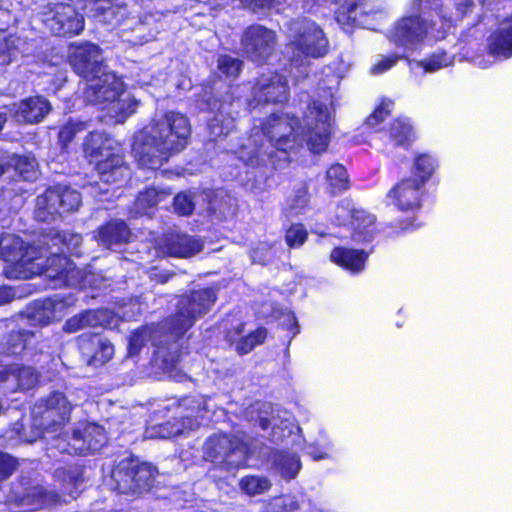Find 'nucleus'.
I'll return each instance as SVG.
<instances>
[{
	"label": "nucleus",
	"instance_id": "28",
	"mask_svg": "<svg viewBox=\"0 0 512 512\" xmlns=\"http://www.w3.org/2000/svg\"><path fill=\"white\" fill-rule=\"evenodd\" d=\"M130 309H126V305L120 307L117 312L109 309H97L87 311L88 322L91 327L116 328L121 321L131 320L135 314L140 313V306L136 303L129 304Z\"/></svg>",
	"mask_w": 512,
	"mask_h": 512
},
{
	"label": "nucleus",
	"instance_id": "11",
	"mask_svg": "<svg viewBox=\"0 0 512 512\" xmlns=\"http://www.w3.org/2000/svg\"><path fill=\"white\" fill-rule=\"evenodd\" d=\"M215 300V292L209 288L194 291L189 296H183L178 302V312L163 324V329L169 334L167 338L175 341L184 335L197 318L210 310Z\"/></svg>",
	"mask_w": 512,
	"mask_h": 512
},
{
	"label": "nucleus",
	"instance_id": "10",
	"mask_svg": "<svg viewBox=\"0 0 512 512\" xmlns=\"http://www.w3.org/2000/svg\"><path fill=\"white\" fill-rule=\"evenodd\" d=\"M251 452L247 436L240 432L214 434L203 446L204 459L227 470L245 466Z\"/></svg>",
	"mask_w": 512,
	"mask_h": 512
},
{
	"label": "nucleus",
	"instance_id": "41",
	"mask_svg": "<svg viewBox=\"0 0 512 512\" xmlns=\"http://www.w3.org/2000/svg\"><path fill=\"white\" fill-rule=\"evenodd\" d=\"M168 195L169 191L158 190L156 188H149L144 192H141L136 201L135 207L138 214H147V209L157 205L163 201Z\"/></svg>",
	"mask_w": 512,
	"mask_h": 512
},
{
	"label": "nucleus",
	"instance_id": "16",
	"mask_svg": "<svg viewBox=\"0 0 512 512\" xmlns=\"http://www.w3.org/2000/svg\"><path fill=\"white\" fill-rule=\"evenodd\" d=\"M50 16L44 20L45 25L56 35H77L84 29V18L75 8L59 0H48Z\"/></svg>",
	"mask_w": 512,
	"mask_h": 512
},
{
	"label": "nucleus",
	"instance_id": "20",
	"mask_svg": "<svg viewBox=\"0 0 512 512\" xmlns=\"http://www.w3.org/2000/svg\"><path fill=\"white\" fill-rule=\"evenodd\" d=\"M276 34L273 30L261 25L248 27L242 37L246 53L255 62L266 60L276 45Z\"/></svg>",
	"mask_w": 512,
	"mask_h": 512
},
{
	"label": "nucleus",
	"instance_id": "8",
	"mask_svg": "<svg viewBox=\"0 0 512 512\" xmlns=\"http://www.w3.org/2000/svg\"><path fill=\"white\" fill-rule=\"evenodd\" d=\"M84 153L96 165L103 184L120 187L129 177V168L124 165L119 143L103 132H92L84 143Z\"/></svg>",
	"mask_w": 512,
	"mask_h": 512
},
{
	"label": "nucleus",
	"instance_id": "40",
	"mask_svg": "<svg viewBox=\"0 0 512 512\" xmlns=\"http://www.w3.org/2000/svg\"><path fill=\"white\" fill-rule=\"evenodd\" d=\"M186 430H189L186 427L185 422H179V421H168L163 424L151 426L146 429L145 436L146 438H160V439H167L171 437H175L179 434L184 433Z\"/></svg>",
	"mask_w": 512,
	"mask_h": 512
},
{
	"label": "nucleus",
	"instance_id": "36",
	"mask_svg": "<svg viewBox=\"0 0 512 512\" xmlns=\"http://www.w3.org/2000/svg\"><path fill=\"white\" fill-rule=\"evenodd\" d=\"M438 168L437 159L431 154L423 153L415 156L412 166L411 178L417 181L423 187L432 177Z\"/></svg>",
	"mask_w": 512,
	"mask_h": 512
},
{
	"label": "nucleus",
	"instance_id": "1",
	"mask_svg": "<svg viewBox=\"0 0 512 512\" xmlns=\"http://www.w3.org/2000/svg\"><path fill=\"white\" fill-rule=\"evenodd\" d=\"M335 102L332 88L319 92L305 111L303 125L288 113L272 114L260 127H253L247 144L235 153L252 167L267 162L278 167L277 162L288 161V151L302 146L304 141L312 153L324 152L329 143Z\"/></svg>",
	"mask_w": 512,
	"mask_h": 512
},
{
	"label": "nucleus",
	"instance_id": "61",
	"mask_svg": "<svg viewBox=\"0 0 512 512\" xmlns=\"http://www.w3.org/2000/svg\"><path fill=\"white\" fill-rule=\"evenodd\" d=\"M148 24V17L145 18L144 21H141L137 24L136 28H135V31L139 33L140 35V42H147L149 41L150 39H152L154 37V34H150L148 36H144L142 35V32L144 31V27L145 25Z\"/></svg>",
	"mask_w": 512,
	"mask_h": 512
},
{
	"label": "nucleus",
	"instance_id": "6",
	"mask_svg": "<svg viewBox=\"0 0 512 512\" xmlns=\"http://www.w3.org/2000/svg\"><path fill=\"white\" fill-rule=\"evenodd\" d=\"M83 96L87 102L106 111L104 117L115 123H123L138 105L130 94L124 92L122 80L107 68L87 80Z\"/></svg>",
	"mask_w": 512,
	"mask_h": 512
},
{
	"label": "nucleus",
	"instance_id": "50",
	"mask_svg": "<svg viewBox=\"0 0 512 512\" xmlns=\"http://www.w3.org/2000/svg\"><path fill=\"white\" fill-rule=\"evenodd\" d=\"M85 130V124L81 121H69L65 124L59 132V141L63 146H66L76 134Z\"/></svg>",
	"mask_w": 512,
	"mask_h": 512
},
{
	"label": "nucleus",
	"instance_id": "58",
	"mask_svg": "<svg viewBox=\"0 0 512 512\" xmlns=\"http://www.w3.org/2000/svg\"><path fill=\"white\" fill-rule=\"evenodd\" d=\"M281 324L293 335H296L298 333V324L296 321V317L291 311H286L285 313H283V320L281 321Z\"/></svg>",
	"mask_w": 512,
	"mask_h": 512
},
{
	"label": "nucleus",
	"instance_id": "30",
	"mask_svg": "<svg viewBox=\"0 0 512 512\" xmlns=\"http://www.w3.org/2000/svg\"><path fill=\"white\" fill-rule=\"evenodd\" d=\"M368 254L363 250L336 247L330 254V260L352 274L360 273L365 268Z\"/></svg>",
	"mask_w": 512,
	"mask_h": 512
},
{
	"label": "nucleus",
	"instance_id": "14",
	"mask_svg": "<svg viewBox=\"0 0 512 512\" xmlns=\"http://www.w3.org/2000/svg\"><path fill=\"white\" fill-rule=\"evenodd\" d=\"M81 203L82 197L77 190L56 185L37 197L35 218L41 222H51L65 213L77 211Z\"/></svg>",
	"mask_w": 512,
	"mask_h": 512
},
{
	"label": "nucleus",
	"instance_id": "45",
	"mask_svg": "<svg viewBox=\"0 0 512 512\" xmlns=\"http://www.w3.org/2000/svg\"><path fill=\"white\" fill-rule=\"evenodd\" d=\"M233 127L234 119L229 116H224L222 113L216 115L208 123L210 136L213 139L229 134Z\"/></svg>",
	"mask_w": 512,
	"mask_h": 512
},
{
	"label": "nucleus",
	"instance_id": "2",
	"mask_svg": "<svg viewBox=\"0 0 512 512\" xmlns=\"http://www.w3.org/2000/svg\"><path fill=\"white\" fill-rule=\"evenodd\" d=\"M498 0H453L444 4L441 0H420L417 15L403 17L390 32V40L397 47L413 51L430 33L436 39L445 37L453 23L463 19L481 6H489Z\"/></svg>",
	"mask_w": 512,
	"mask_h": 512
},
{
	"label": "nucleus",
	"instance_id": "63",
	"mask_svg": "<svg viewBox=\"0 0 512 512\" xmlns=\"http://www.w3.org/2000/svg\"><path fill=\"white\" fill-rule=\"evenodd\" d=\"M150 278H151L152 280L157 281V282L165 283V282H167V281H168V279H169V275H168V274H160V273H158V272H156V271H153V272H151V274H150Z\"/></svg>",
	"mask_w": 512,
	"mask_h": 512
},
{
	"label": "nucleus",
	"instance_id": "25",
	"mask_svg": "<svg viewBox=\"0 0 512 512\" xmlns=\"http://www.w3.org/2000/svg\"><path fill=\"white\" fill-rule=\"evenodd\" d=\"M257 103L283 102L288 96L286 79L277 73L262 75L253 89Z\"/></svg>",
	"mask_w": 512,
	"mask_h": 512
},
{
	"label": "nucleus",
	"instance_id": "9",
	"mask_svg": "<svg viewBox=\"0 0 512 512\" xmlns=\"http://www.w3.org/2000/svg\"><path fill=\"white\" fill-rule=\"evenodd\" d=\"M287 48L293 52L292 63L301 58H320L327 54L329 41L323 29L309 18H298L287 24Z\"/></svg>",
	"mask_w": 512,
	"mask_h": 512
},
{
	"label": "nucleus",
	"instance_id": "5",
	"mask_svg": "<svg viewBox=\"0 0 512 512\" xmlns=\"http://www.w3.org/2000/svg\"><path fill=\"white\" fill-rule=\"evenodd\" d=\"M245 419L253 425L258 424L263 436L277 443L287 440V444L297 446V450L305 449L314 460L327 459L333 451V443L323 432L304 445V439L299 435L300 428L290 420L289 413L272 406L270 403H254L244 412Z\"/></svg>",
	"mask_w": 512,
	"mask_h": 512
},
{
	"label": "nucleus",
	"instance_id": "31",
	"mask_svg": "<svg viewBox=\"0 0 512 512\" xmlns=\"http://www.w3.org/2000/svg\"><path fill=\"white\" fill-rule=\"evenodd\" d=\"M294 447V452L276 451L270 457L272 468L287 481L294 479L302 467L297 446Z\"/></svg>",
	"mask_w": 512,
	"mask_h": 512
},
{
	"label": "nucleus",
	"instance_id": "22",
	"mask_svg": "<svg viewBox=\"0 0 512 512\" xmlns=\"http://www.w3.org/2000/svg\"><path fill=\"white\" fill-rule=\"evenodd\" d=\"M156 248L163 256L188 258L199 253L203 248V243L193 236L172 231L163 234L156 240Z\"/></svg>",
	"mask_w": 512,
	"mask_h": 512
},
{
	"label": "nucleus",
	"instance_id": "19",
	"mask_svg": "<svg viewBox=\"0 0 512 512\" xmlns=\"http://www.w3.org/2000/svg\"><path fill=\"white\" fill-rule=\"evenodd\" d=\"M512 57V16L503 20L499 28L488 39L487 57L476 56L473 63L481 69L490 67L493 59H508Z\"/></svg>",
	"mask_w": 512,
	"mask_h": 512
},
{
	"label": "nucleus",
	"instance_id": "32",
	"mask_svg": "<svg viewBox=\"0 0 512 512\" xmlns=\"http://www.w3.org/2000/svg\"><path fill=\"white\" fill-rule=\"evenodd\" d=\"M55 480L61 483L62 489L71 498L75 499L83 488V470L79 465L56 469Z\"/></svg>",
	"mask_w": 512,
	"mask_h": 512
},
{
	"label": "nucleus",
	"instance_id": "15",
	"mask_svg": "<svg viewBox=\"0 0 512 512\" xmlns=\"http://www.w3.org/2000/svg\"><path fill=\"white\" fill-rule=\"evenodd\" d=\"M335 218L340 225H349L355 242H369L373 239L376 227L375 217L363 209H358L350 199H343L335 208Z\"/></svg>",
	"mask_w": 512,
	"mask_h": 512
},
{
	"label": "nucleus",
	"instance_id": "55",
	"mask_svg": "<svg viewBox=\"0 0 512 512\" xmlns=\"http://www.w3.org/2000/svg\"><path fill=\"white\" fill-rule=\"evenodd\" d=\"M16 467V460L8 454L0 452V480L8 478Z\"/></svg>",
	"mask_w": 512,
	"mask_h": 512
},
{
	"label": "nucleus",
	"instance_id": "12",
	"mask_svg": "<svg viewBox=\"0 0 512 512\" xmlns=\"http://www.w3.org/2000/svg\"><path fill=\"white\" fill-rule=\"evenodd\" d=\"M52 246H58L59 244H62V247H58L56 251H50L49 256L51 257L53 254L60 256L62 258H65L68 262V265L65 267L60 265H54V267L58 268L59 270H63L64 274H68V276H76L80 279V283L77 285H70L68 283H62L61 285L55 286V283H59V281H56L54 279H50L52 281L51 287L53 288H59L62 286H70V287H79V288H95V289H105L109 286L108 279H106L102 274L100 273H92V272H86L84 270H80L75 267V265L67 259L66 256H64V253L69 252L71 254L79 255L80 252L77 251L78 247L80 246L82 242V238L79 234L76 233H63V234H56L52 239Z\"/></svg>",
	"mask_w": 512,
	"mask_h": 512
},
{
	"label": "nucleus",
	"instance_id": "64",
	"mask_svg": "<svg viewBox=\"0 0 512 512\" xmlns=\"http://www.w3.org/2000/svg\"><path fill=\"white\" fill-rule=\"evenodd\" d=\"M258 250H259V248H257V249H254V250H253L252 255H251V258H252V260H253L254 262H259V263H261V262H263V261L265 260V257H264V256H262V255H259V254H258Z\"/></svg>",
	"mask_w": 512,
	"mask_h": 512
},
{
	"label": "nucleus",
	"instance_id": "47",
	"mask_svg": "<svg viewBox=\"0 0 512 512\" xmlns=\"http://www.w3.org/2000/svg\"><path fill=\"white\" fill-rule=\"evenodd\" d=\"M393 105V101L383 99L374 112L367 118L366 124L369 127L376 128L390 114Z\"/></svg>",
	"mask_w": 512,
	"mask_h": 512
},
{
	"label": "nucleus",
	"instance_id": "51",
	"mask_svg": "<svg viewBox=\"0 0 512 512\" xmlns=\"http://www.w3.org/2000/svg\"><path fill=\"white\" fill-rule=\"evenodd\" d=\"M307 235V231L303 225H292L286 232V243L291 248L300 247L306 241Z\"/></svg>",
	"mask_w": 512,
	"mask_h": 512
},
{
	"label": "nucleus",
	"instance_id": "37",
	"mask_svg": "<svg viewBox=\"0 0 512 512\" xmlns=\"http://www.w3.org/2000/svg\"><path fill=\"white\" fill-rule=\"evenodd\" d=\"M27 42L16 35H7L0 31V64L5 65L12 61L17 54L26 51Z\"/></svg>",
	"mask_w": 512,
	"mask_h": 512
},
{
	"label": "nucleus",
	"instance_id": "3",
	"mask_svg": "<svg viewBox=\"0 0 512 512\" xmlns=\"http://www.w3.org/2000/svg\"><path fill=\"white\" fill-rule=\"evenodd\" d=\"M190 133L185 115L167 112L157 116L134 136V158L143 168L157 169L185 148Z\"/></svg>",
	"mask_w": 512,
	"mask_h": 512
},
{
	"label": "nucleus",
	"instance_id": "57",
	"mask_svg": "<svg viewBox=\"0 0 512 512\" xmlns=\"http://www.w3.org/2000/svg\"><path fill=\"white\" fill-rule=\"evenodd\" d=\"M166 344L167 342L165 341H162L160 340L159 342L155 343V345L157 346V354L160 356V357H163V362L165 363V367L168 369V368H174L175 365H176V362L178 361V357L176 358L174 355L171 357V358H168L165 354V350L167 349L168 351L172 350V347H169L167 346L166 347Z\"/></svg>",
	"mask_w": 512,
	"mask_h": 512
},
{
	"label": "nucleus",
	"instance_id": "18",
	"mask_svg": "<svg viewBox=\"0 0 512 512\" xmlns=\"http://www.w3.org/2000/svg\"><path fill=\"white\" fill-rule=\"evenodd\" d=\"M68 59L74 71L86 80L106 68L101 49L89 42L70 44Z\"/></svg>",
	"mask_w": 512,
	"mask_h": 512
},
{
	"label": "nucleus",
	"instance_id": "26",
	"mask_svg": "<svg viewBox=\"0 0 512 512\" xmlns=\"http://www.w3.org/2000/svg\"><path fill=\"white\" fill-rule=\"evenodd\" d=\"M38 382V374L31 367H21L18 365L0 367V384H4V389L16 391L18 389L28 390L33 388Z\"/></svg>",
	"mask_w": 512,
	"mask_h": 512
},
{
	"label": "nucleus",
	"instance_id": "42",
	"mask_svg": "<svg viewBox=\"0 0 512 512\" xmlns=\"http://www.w3.org/2000/svg\"><path fill=\"white\" fill-rule=\"evenodd\" d=\"M240 489L247 495L254 496L267 492L272 484L265 476H246L239 483Z\"/></svg>",
	"mask_w": 512,
	"mask_h": 512
},
{
	"label": "nucleus",
	"instance_id": "4",
	"mask_svg": "<svg viewBox=\"0 0 512 512\" xmlns=\"http://www.w3.org/2000/svg\"><path fill=\"white\" fill-rule=\"evenodd\" d=\"M0 258L10 265L5 269V274L13 279H28L35 275L43 274L49 279L59 281L55 286L62 283L77 285L80 279L76 276H68L63 270L54 265L67 266L65 258L53 254L46 257L42 250L26 244L21 237L11 233L0 235Z\"/></svg>",
	"mask_w": 512,
	"mask_h": 512
},
{
	"label": "nucleus",
	"instance_id": "21",
	"mask_svg": "<svg viewBox=\"0 0 512 512\" xmlns=\"http://www.w3.org/2000/svg\"><path fill=\"white\" fill-rule=\"evenodd\" d=\"M424 187L407 177L395 184L387 194L389 204L402 212L414 214L421 207Z\"/></svg>",
	"mask_w": 512,
	"mask_h": 512
},
{
	"label": "nucleus",
	"instance_id": "54",
	"mask_svg": "<svg viewBox=\"0 0 512 512\" xmlns=\"http://www.w3.org/2000/svg\"><path fill=\"white\" fill-rule=\"evenodd\" d=\"M240 3L254 13H264L274 7V0H240Z\"/></svg>",
	"mask_w": 512,
	"mask_h": 512
},
{
	"label": "nucleus",
	"instance_id": "7",
	"mask_svg": "<svg viewBox=\"0 0 512 512\" xmlns=\"http://www.w3.org/2000/svg\"><path fill=\"white\" fill-rule=\"evenodd\" d=\"M73 406L64 393L59 391L52 392L33 406L34 429L32 434L28 435L24 431L23 424L16 423L12 429L6 432V438L11 442V445L20 442L32 443L45 431H56L64 426L70 419Z\"/></svg>",
	"mask_w": 512,
	"mask_h": 512
},
{
	"label": "nucleus",
	"instance_id": "35",
	"mask_svg": "<svg viewBox=\"0 0 512 512\" xmlns=\"http://www.w3.org/2000/svg\"><path fill=\"white\" fill-rule=\"evenodd\" d=\"M243 328L244 325L240 323L227 334L228 340L231 343L236 342V351L242 355L249 353L255 346L263 343L267 336L266 329L258 328L247 336L238 339L237 337L243 333Z\"/></svg>",
	"mask_w": 512,
	"mask_h": 512
},
{
	"label": "nucleus",
	"instance_id": "59",
	"mask_svg": "<svg viewBox=\"0 0 512 512\" xmlns=\"http://www.w3.org/2000/svg\"><path fill=\"white\" fill-rule=\"evenodd\" d=\"M16 297V291L8 286L0 287V305L12 301Z\"/></svg>",
	"mask_w": 512,
	"mask_h": 512
},
{
	"label": "nucleus",
	"instance_id": "39",
	"mask_svg": "<svg viewBox=\"0 0 512 512\" xmlns=\"http://www.w3.org/2000/svg\"><path fill=\"white\" fill-rule=\"evenodd\" d=\"M389 135L396 146H407L414 139L413 126L408 118H398L390 124Z\"/></svg>",
	"mask_w": 512,
	"mask_h": 512
},
{
	"label": "nucleus",
	"instance_id": "29",
	"mask_svg": "<svg viewBox=\"0 0 512 512\" xmlns=\"http://www.w3.org/2000/svg\"><path fill=\"white\" fill-rule=\"evenodd\" d=\"M14 116L18 122L38 123L50 111V103L41 96L30 97L14 105Z\"/></svg>",
	"mask_w": 512,
	"mask_h": 512
},
{
	"label": "nucleus",
	"instance_id": "34",
	"mask_svg": "<svg viewBox=\"0 0 512 512\" xmlns=\"http://www.w3.org/2000/svg\"><path fill=\"white\" fill-rule=\"evenodd\" d=\"M130 231L123 221H113L101 227L94 236L98 243L106 248L124 243L128 240Z\"/></svg>",
	"mask_w": 512,
	"mask_h": 512
},
{
	"label": "nucleus",
	"instance_id": "27",
	"mask_svg": "<svg viewBox=\"0 0 512 512\" xmlns=\"http://www.w3.org/2000/svg\"><path fill=\"white\" fill-rule=\"evenodd\" d=\"M189 430L199 426V419L209 410V399L201 395L187 396L173 403Z\"/></svg>",
	"mask_w": 512,
	"mask_h": 512
},
{
	"label": "nucleus",
	"instance_id": "13",
	"mask_svg": "<svg viewBox=\"0 0 512 512\" xmlns=\"http://www.w3.org/2000/svg\"><path fill=\"white\" fill-rule=\"evenodd\" d=\"M155 474L156 470L150 464L123 458L111 471L108 485L119 493L139 494L152 486Z\"/></svg>",
	"mask_w": 512,
	"mask_h": 512
},
{
	"label": "nucleus",
	"instance_id": "56",
	"mask_svg": "<svg viewBox=\"0 0 512 512\" xmlns=\"http://www.w3.org/2000/svg\"><path fill=\"white\" fill-rule=\"evenodd\" d=\"M31 335L30 332H27V331H23V332H17V333H12L11 334V339L14 341L15 338L17 339V341L13 342L9 347H8V352L11 353V354H17V353H20L25 347H26V342H27V338Z\"/></svg>",
	"mask_w": 512,
	"mask_h": 512
},
{
	"label": "nucleus",
	"instance_id": "62",
	"mask_svg": "<svg viewBox=\"0 0 512 512\" xmlns=\"http://www.w3.org/2000/svg\"><path fill=\"white\" fill-rule=\"evenodd\" d=\"M231 201H232L231 198L228 197L225 201V207L218 209L220 218H226L227 216L234 213V209H233V205L231 204Z\"/></svg>",
	"mask_w": 512,
	"mask_h": 512
},
{
	"label": "nucleus",
	"instance_id": "23",
	"mask_svg": "<svg viewBox=\"0 0 512 512\" xmlns=\"http://www.w3.org/2000/svg\"><path fill=\"white\" fill-rule=\"evenodd\" d=\"M65 304L59 299H41L32 302L24 311L22 320L32 326H46L64 315Z\"/></svg>",
	"mask_w": 512,
	"mask_h": 512
},
{
	"label": "nucleus",
	"instance_id": "44",
	"mask_svg": "<svg viewBox=\"0 0 512 512\" xmlns=\"http://www.w3.org/2000/svg\"><path fill=\"white\" fill-rule=\"evenodd\" d=\"M15 170L26 181H33L38 176L36 159L32 156H15Z\"/></svg>",
	"mask_w": 512,
	"mask_h": 512
},
{
	"label": "nucleus",
	"instance_id": "60",
	"mask_svg": "<svg viewBox=\"0 0 512 512\" xmlns=\"http://www.w3.org/2000/svg\"><path fill=\"white\" fill-rule=\"evenodd\" d=\"M307 203L306 199V193L304 191L299 192V194L296 196L295 200L289 204V207L291 210H294L297 212L298 210L302 209Z\"/></svg>",
	"mask_w": 512,
	"mask_h": 512
},
{
	"label": "nucleus",
	"instance_id": "53",
	"mask_svg": "<svg viewBox=\"0 0 512 512\" xmlns=\"http://www.w3.org/2000/svg\"><path fill=\"white\" fill-rule=\"evenodd\" d=\"M91 327L87 318V311L68 319L63 327L68 333H75L80 329Z\"/></svg>",
	"mask_w": 512,
	"mask_h": 512
},
{
	"label": "nucleus",
	"instance_id": "17",
	"mask_svg": "<svg viewBox=\"0 0 512 512\" xmlns=\"http://www.w3.org/2000/svg\"><path fill=\"white\" fill-rule=\"evenodd\" d=\"M106 440L103 427L96 423H82L73 430L71 441L68 444L59 441L56 447L62 453L86 454L100 450Z\"/></svg>",
	"mask_w": 512,
	"mask_h": 512
},
{
	"label": "nucleus",
	"instance_id": "46",
	"mask_svg": "<svg viewBox=\"0 0 512 512\" xmlns=\"http://www.w3.org/2000/svg\"><path fill=\"white\" fill-rule=\"evenodd\" d=\"M151 329L144 327L140 330L133 332L129 338L128 353L130 356H135L139 353L141 348L150 340L154 339Z\"/></svg>",
	"mask_w": 512,
	"mask_h": 512
},
{
	"label": "nucleus",
	"instance_id": "49",
	"mask_svg": "<svg viewBox=\"0 0 512 512\" xmlns=\"http://www.w3.org/2000/svg\"><path fill=\"white\" fill-rule=\"evenodd\" d=\"M242 62L231 56L222 55L218 58V69L226 77H236Z\"/></svg>",
	"mask_w": 512,
	"mask_h": 512
},
{
	"label": "nucleus",
	"instance_id": "43",
	"mask_svg": "<svg viewBox=\"0 0 512 512\" xmlns=\"http://www.w3.org/2000/svg\"><path fill=\"white\" fill-rule=\"evenodd\" d=\"M326 179L334 191L346 190L349 187L347 171L341 164L332 165L326 172Z\"/></svg>",
	"mask_w": 512,
	"mask_h": 512
},
{
	"label": "nucleus",
	"instance_id": "48",
	"mask_svg": "<svg viewBox=\"0 0 512 512\" xmlns=\"http://www.w3.org/2000/svg\"><path fill=\"white\" fill-rule=\"evenodd\" d=\"M195 207L194 195L191 193H179L174 198V209L182 216L190 215Z\"/></svg>",
	"mask_w": 512,
	"mask_h": 512
},
{
	"label": "nucleus",
	"instance_id": "38",
	"mask_svg": "<svg viewBox=\"0 0 512 512\" xmlns=\"http://www.w3.org/2000/svg\"><path fill=\"white\" fill-rule=\"evenodd\" d=\"M453 62V56L448 55L445 52H438L421 61L410 60L409 67L410 70L414 73H416L418 68H422L425 73H433L439 69L452 65Z\"/></svg>",
	"mask_w": 512,
	"mask_h": 512
},
{
	"label": "nucleus",
	"instance_id": "52",
	"mask_svg": "<svg viewBox=\"0 0 512 512\" xmlns=\"http://www.w3.org/2000/svg\"><path fill=\"white\" fill-rule=\"evenodd\" d=\"M404 57V54H392L389 56L381 57L371 68V73L374 75L382 74L391 69L397 61Z\"/></svg>",
	"mask_w": 512,
	"mask_h": 512
},
{
	"label": "nucleus",
	"instance_id": "33",
	"mask_svg": "<svg viewBox=\"0 0 512 512\" xmlns=\"http://www.w3.org/2000/svg\"><path fill=\"white\" fill-rule=\"evenodd\" d=\"M59 496L53 491H47L41 486H35L19 499V504L26 512H33L43 507L57 504Z\"/></svg>",
	"mask_w": 512,
	"mask_h": 512
},
{
	"label": "nucleus",
	"instance_id": "24",
	"mask_svg": "<svg viewBox=\"0 0 512 512\" xmlns=\"http://www.w3.org/2000/svg\"><path fill=\"white\" fill-rule=\"evenodd\" d=\"M79 347L87 364L95 367L104 365L114 354L113 345L99 335H81Z\"/></svg>",
	"mask_w": 512,
	"mask_h": 512
}]
</instances>
